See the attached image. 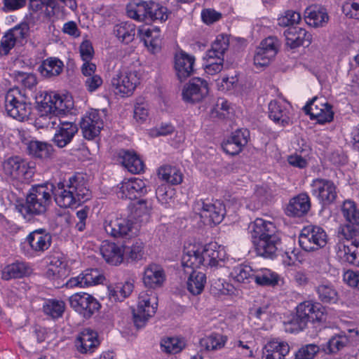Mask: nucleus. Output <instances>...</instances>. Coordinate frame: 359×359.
Here are the masks:
<instances>
[{"instance_id": "nucleus-1", "label": "nucleus", "mask_w": 359, "mask_h": 359, "mask_svg": "<svg viewBox=\"0 0 359 359\" xmlns=\"http://www.w3.org/2000/svg\"><path fill=\"white\" fill-rule=\"evenodd\" d=\"M226 258L224 247L217 243L205 245L187 243L184 247L182 265L189 274L187 289L193 295L200 294L206 284V276L196 269L201 266H218L224 264Z\"/></svg>"}, {"instance_id": "nucleus-2", "label": "nucleus", "mask_w": 359, "mask_h": 359, "mask_svg": "<svg viewBox=\"0 0 359 359\" xmlns=\"http://www.w3.org/2000/svg\"><path fill=\"white\" fill-rule=\"evenodd\" d=\"M53 196L56 204L60 208H76L90 199L91 192L84 177L76 175L54 186Z\"/></svg>"}, {"instance_id": "nucleus-3", "label": "nucleus", "mask_w": 359, "mask_h": 359, "mask_svg": "<svg viewBox=\"0 0 359 359\" xmlns=\"http://www.w3.org/2000/svg\"><path fill=\"white\" fill-rule=\"evenodd\" d=\"M54 185L46 182L32 186L27 196L26 203L20 211L27 213L40 215L44 213L51 203Z\"/></svg>"}, {"instance_id": "nucleus-4", "label": "nucleus", "mask_w": 359, "mask_h": 359, "mask_svg": "<svg viewBox=\"0 0 359 359\" xmlns=\"http://www.w3.org/2000/svg\"><path fill=\"white\" fill-rule=\"evenodd\" d=\"M30 100L25 90L13 88L5 96V109L7 114L19 121L28 118L32 111Z\"/></svg>"}, {"instance_id": "nucleus-5", "label": "nucleus", "mask_w": 359, "mask_h": 359, "mask_svg": "<svg viewBox=\"0 0 359 359\" xmlns=\"http://www.w3.org/2000/svg\"><path fill=\"white\" fill-rule=\"evenodd\" d=\"M138 83L137 72L131 71L127 67H121L115 70L111 79V87L113 92L121 97L132 95Z\"/></svg>"}, {"instance_id": "nucleus-6", "label": "nucleus", "mask_w": 359, "mask_h": 359, "mask_svg": "<svg viewBox=\"0 0 359 359\" xmlns=\"http://www.w3.org/2000/svg\"><path fill=\"white\" fill-rule=\"evenodd\" d=\"M158 302L155 294L150 290L141 292L138 295L137 309L133 313L135 326L142 327L157 309Z\"/></svg>"}, {"instance_id": "nucleus-7", "label": "nucleus", "mask_w": 359, "mask_h": 359, "mask_svg": "<svg viewBox=\"0 0 359 359\" xmlns=\"http://www.w3.org/2000/svg\"><path fill=\"white\" fill-rule=\"evenodd\" d=\"M4 174L11 180L20 182L30 180L34 172L35 167L20 157L13 156L6 159L3 163Z\"/></svg>"}, {"instance_id": "nucleus-8", "label": "nucleus", "mask_w": 359, "mask_h": 359, "mask_svg": "<svg viewBox=\"0 0 359 359\" xmlns=\"http://www.w3.org/2000/svg\"><path fill=\"white\" fill-rule=\"evenodd\" d=\"M29 36V25L23 22L8 29L0 41V55H7L15 46H22Z\"/></svg>"}, {"instance_id": "nucleus-9", "label": "nucleus", "mask_w": 359, "mask_h": 359, "mask_svg": "<svg viewBox=\"0 0 359 359\" xmlns=\"http://www.w3.org/2000/svg\"><path fill=\"white\" fill-rule=\"evenodd\" d=\"M105 232L114 238L132 237L137 233V225L129 218L108 216L103 224Z\"/></svg>"}, {"instance_id": "nucleus-10", "label": "nucleus", "mask_w": 359, "mask_h": 359, "mask_svg": "<svg viewBox=\"0 0 359 359\" xmlns=\"http://www.w3.org/2000/svg\"><path fill=\"white\" fill-rule=\"evenodd\" d=\"M51 243V235L43 229H38L26 236L23 248L29 257L40 256L50 248Z\"/></svg>"}, {"instance_id": "nucleus-11", "label": "nucleus", "mask_w": 359, "mask_h": 359, "mask_svg": "<svg viewBox=\"0 0 359 359\" xmlns=\"http://www.w3.org/2000/svg\"><path fill=\"white\" fill-rule=\"evenodd\" d=\"M299 243L305 251L316 250L326 245L327 235L322 227L309 225L302 229Z\"/></svg>"}, {"instance_id": "nucleus-12", "label": "nucleus", "mask_w": 359, "mask_h": 359, "mask_svg": "<svg viewBox=\"0 0 359 359\" xmlns=\"http://www.w3.org/2000/svg\"><path fill=\"white\" fill-rule=\"evenodd\" d=\"M194 208L205 224H219L226 214L225 206L219 201L212 203L200 201L195 204Z\"/></svg>"}, {"instance_id": "nucleus-13", "label": "nucleus", "mask_w": 359, "mask_h": 359, "mask_svg": "<svg viewBox=\"0 0 359 359\" xmlns=\"http://www.w3.org/2000/svg\"><path fill=\"white\" fill-rule=\"evenodd\" d=\"M342 215L347 222L339 228V233L345 239H351L359 234V210L355 203L345 201L341 207Z\"/></svg>"}, {"instance_id": "nucleus-14", "label": "nucleus", "mask_w": 359, "mask_h": 359, "mask_svg": "<svg viewBox=\"0 0 359 359\" xmlns=\"http://www.w3.org/2000/svg\"><path fill=\"white\" fill-rule=\"evenodd\" d=\"M297 321L303 329L309 322H322L325 320V308L320 303L305 301L297 306Z\"/></svg>"}, {"instance_id": "nucleus-15", "label": "nucleus", "mask_w": 359, "mask_h": 359, "mask_svg": "<svg viewBox=\"0 0 359 359\" xmlns=\"http://www.w3.org/2000/svg\"><path fill=\"white\" fill-rule=\"evenodd\" d=\"M208 82L199 77H195L184 86L182 92V100L187 103H198L208 95Z\"/></svg>"}, {"instance_id": "nucleus-16", "label": "nucleus", "mask_w": 359, "mask_h": 359, "mask_svg": "<svg viewBox=\"0 0 359 359\" xmlns=\"http://www.w3.org/2000/svg\"><path fill=\"white\" fill-rule=\"evenodd\" d=\"M71 307L85 318H90L98 311L100 304L91 294L86 292L75 293L69 297Z\"/></svg>"}, {"instance_id": "nucleus-17", "label": "nucleus", "mask_w": 359, "mask_h": 359, "mask_svg": "<svg viewBox=\"0 0 359 359\" xmlns=\"http://www.w3.org/2000/svg\"><path fill=\"white\" fill-rule=\"evenodd\" d=\"M304 111L310 115L313 120L323 124L332 121L334 113L332 106L327 102H323L318 97H314L304 107Z\"/></svg>"}, {"instance_id": "nucleus-18", "label": "nucleus", "mask_w": 359, "mask_h": 359, "mask_svg": "<svg viewBox=\"0 0 359 359\" xmlns=\"http://www.w3.org/2000/svg\"><path fill=\"white\" fill-rule=\"evenodd\" d=\"M311 187L312 194L323 205L332 203L337 198V187L330 180L314 179L311 184Z\"/></svg>"}, {"instance_id": "nucleus-19", "label": "nucleus", "mask_w": 359, "mask_h": 359, "mask_svg": "<svg viewBox=\"0 0 359 359\" xmlns=\"http://www.w3.org/2000/svg\"><path fill=\"white\" fill-rule=\"evenodd\" d=\"M118 197L135 199L147 192L146 182L140 178L132 177L124 180L118 186Z\"/></svg>"}, {"instance_id": "nucleus-20", "label": "nucleus", "mask_w": 359, "mask_h": 359, "mask_svg": "<svg viewBox=\"0 0 359 359\" xmlns=\"http://www.w3.org/2000/svg\"><path fill=\"white\" fill-rule=\"evenodd\" d=\"M276 233H278V231L276 225L273 222L262 218L255 219L248 226V233L252 243Z\"/></svg>"}, {"instance_id": "nucleus-21", "label": "nucleus", "mask_w": 359, "mask_h": 359, "mask_svg": "<svg viewBox=\"0 0 359 359\" xmlns=\"http://www.w3.org/2000/svg\"><path fill=\"white\" fill-rule=\"evenodd\" d=\"M97 333L89 328L84 329L76 337L74 346L78 352L82 354L91 353L99 346Z\"/></svg>"}, {"instance_id": "nucleus-22", "label": "nucleus", "mask_w": 359, "mask_h": 359, "mask_svg": "<svg viewBox=\"0 0 359 359\" xmlns=\"http://www.w3.org/2000/svg\"><path fill=\"white\" fill-rule=\"evenodd\" d=\"M104 276L97 269H88L70 278L66 283L68 287H85L103 283Z\"/></svg>"}, {"instance_id": "nucleus-23", "label": "nucleus", "mask_w": 359, "mask_h": 359, "mask_svg": "<svg viewBox=\"0 0 359 359\" xmlns=\"http://www.w3.org/2000/svg\"><path fill=\"white\" fill-rule=\"evenodd\" d=\"M280 238L278 233L254 241L253 245L258 255L265 258H273L280 247Z\"/></svg>"}, {"instance_id": "nucleus-24", "label": "nucleus", "mask_w": 359, "mask_h": 359, "mask_svg": "<svg viewBox=\"0 0 359 359\" xmlns=\"http://www.w3.org/2000/svg\"><path fill=\"white\" fill-rule=\"evenodd\" d=\"M286 45L290 48L301 46L308 47L312 41V35L305 29L291 26L284 32Z\"/></svg>"}, {"instance_id": "nucleus-25", "label": "nucleus", "mask_w": 359, "mask_h": 359, "mask_svg": "<svg viewBox=\"0 0 359 359\" xmlns=\"http://www.w3.org/2000/svg\"><path fill=\"white\" fill-rule=\"evenodd\" d=\"M195 58L184 51H180L175 56V70L180 81L186 80L194 73Z\"/></svg>"}, {"instance_id": "nucleus-26", "label": "nucleus", "mask_w": 359, "mask_h": 359, "mask_svg": "<svg viewBox=\"0 0 359 359\" xmlns=\"http://www.w3.org/2000/svg\"><path fill=\"white\" fill-rule=\"evenodd\" d=\"M346 241H339L334 247L336 256L342 262L359 265V253L358 247L353 243Z\"/></svg>"}, {"instance_id": "nucleus-27", "label": "nucleus", "mask_w": 359, "mask_h": 359, "mask_svg": "<svg viewBox=\"0 0 359 359\" xmlns=\"http://www.w3.org/2000/svg\"><path fill=\"white\" fill-rule=\"evenodd\" d=\"M269 116L282 126H288L291 123L288 104L276 100L271 101L269 104Z\"/></svg>"}, {"instance_id": "nucleus-28", "label": "nucleus", "mask_w": 359, "mask_h": 359, "mask_svg": "<svg viewBox=\"0 0 359 359\" xmlns=\"http://www.w3.org/2000/svg\"><path fill=\"white\" fill-rule=\"evenodd\" d=\"M165 280V274L161 266L152 264L145 267L142 276L145 287L152 289L160 287Z\"/></svg>"}, {"instance_id": "nucleus-29", "label": "nucleus", "mask_w": 359, "mask_h": 359, "mask_svg": "<svg viewBox=\"0 0 359 359\" xmlns=\"http://www.w3.org/2000/svg\"><path fill=\"white\" fill-rule=\"evenodd\" d=\"M100 252L105 261L112 265L120 264L124 258V245L104 241L100 248Z\"/></svg>"}, {"instance_id": "nucleus-30", "label": "nucleus", "mask_w": 359, "mask_h": 359, "mask_svg": "<svg viewBox=\"0 0 359 359\" xmlns=\"http://www.w3.org/2000/svg\"><path fill=\"white\" fill-rule=\"evenodd\" d=\"M290 352L287 343L278 340L269 341L264 347L262 359H285Z\"/></svg>"}, {"instance_id": "nucleus-31", "label": "nucleus", "mask_w": 359, "mask_h": 359, "mask_svg": "<svg viewBox=\"0 0 359 359\" xmlns=\"http://www.w3.org/2000/svg\"><path fill=\"white\" fill-rule=\"evenodd\" d=\"M311 207L310 198L306 194H300L292 198L286 208L289 216L301 217L308 212Z\"/></svg>"}, {"instance_id": "nucleus-32", "label": "nucleus", "mask_w": 359, "mask_h": 359, "mask_svg": "<svg viewBox=\"0 0 359 359\" xmlns=\"http://www.w3.org/2000/svg\"><path fill=\"white\" fill-rule=\"evenodd\" d=\"M67 274V263L62 255L55 254L49 257L46 275L48 278L57 279Z\"/></svg>"}, {"instance_id": "nucleus-33", "label": "nucleus", "mask_w": 359, "mask_h": 359, "mask_svg": "<svg viewBox=\"0 0 359 359\" xmlns=\"http://www.w3.org/2000/svg\"><path fill=\"white\" fill-rule=\"evenodd\" d=\"M304 18L309 25L318 27H323L327 23L329 16L324 8L313 5L305 10Z\"/></svg>"}, {"instance_id": "nucleus-34", "label": "nucleus", "mask_w": 359, "mask_h": 359, "mask_svg": "<svg viewBox=\"0 0 359 359\" xmlns=\"http://www.w3.org/2000/svg\"><path fill=\"white\" fill-rule=\"evenodd\" d=\"M80 125L85 135H98L103 128L104 123L100 119L98 111L93 110L82 118Z\"/></svg>"}, {"instance_id": "nucleus-35", "label": "nucleus", "mask_w": 359, "mask_h": 359, "mask_svg": "<svg viewBox=\"0 0 359 359\" xmlns=\"http://www.w3.org/2000/svg\"><path fill=\"white\" fill-rule=\"evenodd\" d=\"M32 272L31 267L25 262H15L5 266L1 270V278L8 280L12 278H20Z\"/></svg>"}, {"instance_id": "nucleus-36", "label": "nucleus", "mask_w": 359, "mask_h": 359, "mask_svg": "<svg viewBox=\"0 0 359 359\" xmlns=\"http://www.w3.org/2000/svg\"><path fill=\"white\" fill-rule=\"evenodd\" d=\"M254 271L248 264H238L231 269L229 277L235 283L247 285L253 280Z\"/></svg>"}, {"instance_id": "nucleus-37", "label": "nucleus", "mask_w": 359, "mask_h": 359, "mask_svg": "<svg viewBox=\"0 0 359 359\" xmlns=\"http://www.w3.org/2000/svg\"><path fill=\"white\" fill-rule=\"evenodd\" d=\"M123 165L131 173L139 174L144 170L142 160L134 151H122L119 154Z\"/></svg>"}, {"instance_id": "nucleus-38", "label": "nucleus", "mask_w": 359, "mask_h": 359, "mask_svg": "<svg viewBox=\"0 0 359 359\" xmlns=\"http://www.w3.org/2000/svg\"><path fill=\"white\" fill-rule=\"evenodd\" d=\"M228 338L219 333H212L201 339L199 344L202 348L207 351H216L222 349Z\"/></svg>"}, {"instance_id": "nucleus-39", "label": "nucleus", "mask_w": 359, "mask_h": 359, "mask_svg": "<svg viewBox=\"0 0 359 359\" xmlns=\"http://www.w3.org/2000/svg\"><path fill=\"white\" fill-rule=\"evenodd\" d=\"M133 284L130 281L118 283L108 286L109 299L114 302H122L133 292Z\"/></svg>"}, {"instance_id": "nucleus-40", "label": "nucleus", "mask_w": 359, "mask_h": 359, "mask_svg": "<svg viewBox=\"0 0 359 359\" xmlns=\"http://www.w3.org/2000/svg\"><path fill=\"white\" fill-rule=\"evenodd\" d=\"M158 177L160 180L172 185L180 184L183 180V174L181 170L175 166L169 165H163L158 168Z\"/></svg>"}, {"instance_id": "nucleus-41", "label": "nucleus", "mask_w": 359, "mask_h": 359, "mask_svg": "<svg viewBox=\"0 0 359 359\" xmlns=\"http://www.w3.org/2000/svg\"><path fill=\"white\" fill-rule=\"evenodd\" d=\"M148 6V1H145L130 3L126 7L127 15L136 21L147 23L150 18L147 15Z\"/></svg>"}, {"instance_id": "nucleus-42", "label": "nucleus", "mask_w": 359, "mask_h": 359, "mask_svg": "<svg viewBox=\"0 0 359 359\" xmlns=\"http://www.w3.org/2000/svg\"><path fill=\"white\" fill-rule=\"evenodd\" d=\"M319 299L323 303H336L339 294L334 286L329 281H322L316 288Z\"/></svg>"}, {"instance_id": "nucleus-43", "label": "nucleus", "mask_w": 359, "mask_h": 359, "mask_svg": "<svg viewBox=\"0 0 359 359\" xmlns=\"http://www.w3.org/2000/svg\"><path fill=\"white\" fill-rule=\"evenodd\" d=\"M160 346L161 351L165 353L176 354L185 348L186 341L180 337H165L161 339Z\"/></svg>"}, {"instance_id": "nucleus-44", "label": "nucleus", "mask_w": 359, "mask_h": 359, "mask_svg": "<svg viewBox=\"0 0 359 359\" xmlns=\"http://www.w3.org/2000/svg\"><path fill=\"white\" fill-rule=\"evenodd\" d=\"M229 46V41L227 36L219 35L211 46V48L207 51L206 56L209 60L224 59L223 56Z\"/></svg>"}, {"instance_id": "nucleus-45", "label": "nucleus", "mask_w": 359, "mask_h": 359, "mask_svg": "<svg viewBox=\"0 0 359 359\" xmlns=\"http://www.w3.org/2000/svg\"><path fill=\"white\" fill-rule=\"evenodd\" d=\"M247 142L246 136H227L222 143V148L226 154L233 156L239 154Z\"/></svg>"}, {"instance_id": "nucleus-46", "label": "nucleus", "mask_w": 359, "mask_h": 359, "mask_svg": "<svg viewBox=\"0 0 359 359\" xmlns=\"http://www.w3.org/2000/svg\"><path fill=\"white\" fill-rule=\"evenodd\" d=\"M253 280L262 286H274L279 280L278 275L268 269H259L255 270Z\"/></svg>"}, {"instance_id": "nucleus-47", "label": "nucleus", "mask_w": 359, "mask_h": 359, "mask_svg": "<svg viewBox=\"0 0 359 359\" xmlns=\"http://www.w3.org/2000/svg\"><path fill=\"white\" fill-rule=\"evenodd\" d=\"M63 62L55 57H50L45 60L39 67L42 76L52 77L59 75L63 69Z\"/></svg>"}, {"instance_id": "nucleus-48", "label": "nucleus", "mask_w": 359, "mask_h": 359, "mask_svg": "<svg viewBox=\"0 0 359 359\" xmlns=\"http://www.w3.org/2000/svg\"><path fill=\"white\" fill-rule=\"evenodd\" d=\"M29 154L34 157L46 159L52 156L53 149L46 142L39 141H31L27 144Z\"/></svg>"}, {"instance_id": "nucleus-49", "label": "nucleus", "mask_w": 359, "mask_h": 359, "mask_svg": "<svg viewBox=\"0 0 359 359\" xmlns=\"http://www.w3.org/2000/svg\"><path fill=\"white\" fill-rule=\"evenodd\" d=\"M273 196V191L270 186L265 183L257 184L254 187L252 199L257 201L252 207L247 205V208L254 210L259 208L262 203L269 199Z\"/></svg>"}, {"instance_id": "nucleus-50", "label": "nucleus", "mask_w": 359, "mask_h": 359, "mask_svg": "<svg viewBox=\"0 0 359 359\" xmlns=\"http://www.w3.org/2000/svg\"><path fill=\"white\" fill-rule=\"evenodd\" d=\"M114 32L116 36L122 42L129 43L134 39L135 26L130 22H121L114 27Z\"/></svg>"}, {"instance_id": "nucleus-51", "label": "nucleus", "mask_w": 359, "mask_h": 359, "mask_svg": "<svg viewBox=\"0 0 359 359\" xmlns=\"http://www.w3.org/2000/svg\"><path fill=\"white\" fill-rule=\"evenodd\" d=\"M53 114L58 116L69 112L74 107V102L71 97L60 96L53 94Z\"/></svg>"}, {"instance_id": "nucleus-52", "label": "nucleus", "mask_w": 359, "mask_h": 359, "mask_svg": "<svg viewBox=\"0 0 359 359\" xmlns=\"http://www.w3.org/2000/svg\"><path fill=\"white\" fill-rule=\"evenodd\" d=\"M152 209V203L149 201H139L134 206L132 217L140 222H146L149 220Z\"/></svg>"}, {"instance_id": "nucleus-53", "label": "nucleus", "mask_w": 359, "mask_h": 359, "mask_svg": "<svg viewBox=\"0 0 359 359\" xmlns=\"http://www.w3.org/2000/svg\"><path fill=\"white\" fill-rule=\"evenodd\" d=\"M147 15H149V19H147V23L154 21L164 22L168 18V9L154 1H148Z\"/></svg>"}, {"instance_id": "nucleus-54", "label": "nucleus", "mask_w": 359, "mask_h": 359, "mask_svg": "<svg viewBox=\"0 0 359 359\" xmlns=\"http://www.w3.org/2000/svg\"><path fill=\"white\" fill-rule=\"evenodd\" d=\"M142 40L146 46L156 50L160 46V34L158 29H142L140 30Z\"/></svg>"}, {"instance_id": "nucleus-55", "label": "nucleus", "mask_w": 359, "mask_h": 359, "mask_svg": "<svg viewBox=\"0 0 359 359\" xmlns=\"http://www.w3.org/2000/svg\"><path fill=\"white\" fill-rule=\"evenodd\" d=\"M348 343V338L344 335H336L331 337L323 346L322 349L326 353H336L341 350Z\"/></svg>"}, {"instance_id": "nucleus-56", "label": "nucleus", "mask_w": 359, "mask_h": 359, "mask_svg": "<svg viewBox=\"0 0 359 359\" xmlns=\"http://www.w3.org/2000/svg\"><path fill=\"white\" fill-rule=\"evenodd\" d=\"M65 302L56 299H48L43 306L44 313L53 318L62 316L65 311Z\"/></svg>"}, {"instance_id": "nucleus-57", "label": "nucleus", "mask_w": 359, "mask_h": 359, "mask_svg": "<svg viewBox=\"0 0 359 359\" xmlns=\"http://www.w3.org/2000/svg\"><path fill=\"white\" fill-rule=\"evenodd\" d=\"M175 189L165 184H161L156 191V195L158 201L165 207L173 206L175 203Z\"/></svg>"}, {"instance_id": "nucleus-58", "label": "nucleus", "mask_w": 359, "mask_h": 359, "mask_svg": "<svg viewBox=\"0 0 359 359\" xmlns=\"http://www.w3.org/2000/svg\"><path fill=\"white\" fill-rule=\"evenodd\" d=\"M36 102L42 115L53 114V95L46 93L43 96H36Z\"/></svg>"}, {"instance_id": "nucleus-59", "label": "nucleus", "mask_w": 359, "mask_h": 359, "mask_svg": "<svg viewBox=\"0 0 359 359\" xmlns=\"http://www.w3.org/2000/svg\"><path fill=\"white\" fill-rule=\"evenodd\" d=\"M279 46V41L277 38L269 36L262 41L260 46L257 49L263 50L269 57L274 58L278 53Z\"/></svg>"}, {"instance_id": "nucleus-60", "label": "nucleus", "mask_w": 359, "mask_h": 359, "mask_svg": "<svg viewBox=\"0 0 359 359\" xmlns=\"http://www.w3.org/2000/svg\"><path fill=\"white\" fill-rule=\"evenodd\" d=\"M210 290L215 295H227L233 292V286L224 280L218 279L212 283Z\"/></svg>"}, {"instance_id": "nucleus-61", "label": "nucleus", "mask_w": 359, "mask_h": 359, "mask_svg": "<svg viewBox=\"0 0 359 359\" xmlns=\"http://www.w3.org/2000/svg\"><path fill=\"white\" fill-rule=\"evenodd\" d=\"M125 255L132 260H139L142 257L144 244L140 241H135L131 246H124Z\"/></svg>"}, {"instance_id": "nucleus-62", "label": "nucleus", "mask_w": 359, "mask_h": 359, "mask_svg": "<svg viewBox=\"0 0 359 359\" xmlns=\"http://www.w3.org/2000/svg\"><path fill=\"white\" fill-rule=\"evenodd\" d=\"M342 12L348 18L359 20V0H347L342 6Z\"/></svg>"}, {"instance_id": "nucleus-63", "label": "nucleus", "mask_w": 359, "mask_h": 359, "mask_svg": "<svg viewBox=\"0 0 359 359\" xmlns=\"http://www.w3.org/2000/svg\"><path fill=\"white\" fill-rule=\"evenodd\" d=\"M320 351L318 346L309 344L301 347L295 354V359H313Z\"/></svg>"}, {"instance_id": "nucleus-64", "label": "nucleus", "mask_w": 359, "mask_h": 359, "mask_svg": "<svg viewBox=\"0 0 359 359\" xmlns=\"http://www.w3.org/2000/svg\"><path fill=\"white\" fill-rule=\"evenodd\" d=\"M301 20L299 13L293 11H287L285 15L278 18V24L281 27L291 26L297 24Z\"/></svg>"}]
</instances>
